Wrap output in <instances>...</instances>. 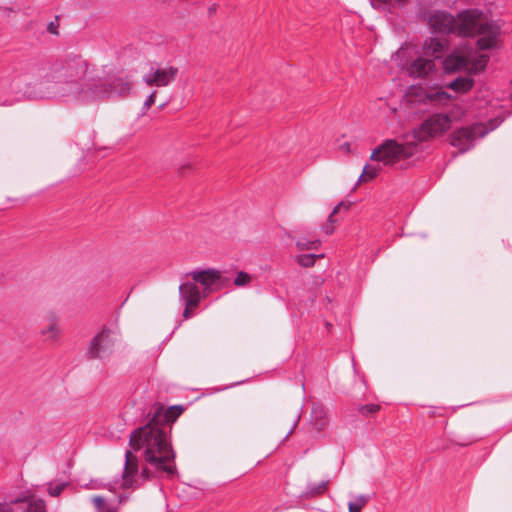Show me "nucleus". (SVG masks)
Returning a JSON list of instances; mask_svg holds the SVG:
<instances>
[{
    "instance_id": "obj_31",
    "label": "nucleus",
    "mask_w": 512,
    "mask_h": 512,
    "mask_svg": "<svg viewBox=\"0 0 512 512\" xmlns=\"http://www.w3.org/2000/svg\"><path fill=\"white\" fill-rule=\"evenodd\" d=\"M59 19L60 17L57 15L55 17V20L54 21H51L48 25H47V31L51 34H54V35H58L59 34Z\"/></svg>"
},
{
    "instance_id": "obj_1",
    "label": "nucleus",
    "mask_w": 512,
    "mask_h": 512,
    "mask_svg": "<svg viewBox=\"0 0 512 512\" xmlns=\"http://www.w3.org/2000/svg\"><path fill=\"white\" fill-rule=\"evenodd\" d=\"M182 411V406L175 405L165 409L164 406L159 405L155 407L152 417L145 425L131 432L129 444L134 450L143 451L147 466L138 475V457L127 450L121 475L124 488L138 486L139 478L146 481L163 475L173 478L177 474L176 453L173 450L169 434L171 423L180 416Z\"/></svg>"
},
{
    "instance_id": "obj_37",
    "label": "nucleus",
    "mask_w": 512,
    "mask_h": 512,
    "mask_svg": "<svg viewBox=\"0 0 512 512\" xmlns=\"http://www.w3.org/2000/svg\"><path fill=\"white\" fill-rule=\"evenodd\" d=\"M333 223L334 222H328L326 225L323 226V230L327 235H330L333 233V231H334Z\"/></svg>"
},
{
    "instance_id": "obj_35",
    "label": "nucleus",
    "mask_w": 512,
    "mask_h": 512,
    "mask_svg": "<svg viewBox=\"0 0 512 512\" xmlns=\"http://www.w3.org/2000/svg\"><path fill=\"white\" fill-rule=\"evenodd\" d=\"M156 91H153L145 100L144 108L149 109L155 103Z\"/></svg>"
},
{
    "instance_id": "obj_10",
    "label": "nucleus",
    "mask_w": 512,
    "mask_h": 512,
    "mask_svg": "<svg viewBox=\"0 0 512 512\" xmlns=\"http://www.w3.org/2000/svg\"><path fill=\"white\" fill-rule=\"evenodd\" d=\"M0 512H45V503L41 499L29 503L21 499L0 503Z\"/></svg>"
},
{
    "instance_id": "obj_20",
    "label": "nucleus",
    "mask_w": 512,
    "mask_h": 512,
    "mask_svg": "<svg viewBox=\"0 0 512 512\" xmlns=\"http://www.w3.org/2000/svg\"><path fill=\"white\" fill-rule=\"evenodd\" d=\"M329 481L323 480L319 483H313L310 482L307 484L306 491L304 493V496L307 498H312L318 495H321L325 492L327 489Z\"/></svg>"
},
{
    "instance_id": "obj_17",
    "label": "nucleus",
    "mask_w": 512,
    "mask_h": 512,
    "mask_svg": "<svg viewBox=\"0 0 512 512\" xmlns=\"http://www.w3.org/2000/svg\"><path fill=\"white\" fill-rule=\"evenodd\" d=\"M474 86V79L471 76H459L454 80L450 81L446 87L453 90L456 93H466L470 91Z\"/></svg>"
},
{
    "instance_id": "obj_38",
    "label": "nucleus",
    "mask_w": 512,
    "mask_h": 512,
    "mask_svg": "<svg viewBox=\"0 0 512 512\" xmlns=\"http://www.w3.org/2000/svg\"><path fill=\"white\" fill-rule=\"evenodd\" d=\"M192 308H193V307H191V306L185 305V309H184V311H183V316H184V318L188 319V318H190V317H191V311H190V309H192Z\"/></svg>"
},
{
    "instance_id": "obj_6",
    "label": "nucleus",
    "mask_w": 512,
    "mask_h": 512,
    "mask_svg": "<svg viewBox=\"0 0 512 512\" xmlns=\"http://www.w3.org/2000/svg\"><path fill=\"white\" fill-rule=\"evenodd\" d=\"M451 117L445 113H437L426 119L414 136L418 141H426L430 137H435L445 133L451 126Z\"/></svg>"
},
{
    "instance_id": "obj_5",
    "label": "nucleus",
    "mask_w": 512,
    "mask_h": 512,
    "mask_svg": "<svg viewBox=\"0 0 512 512\" xmlns=\"http://www.w3.org/2000/svg\"><path fill=\"white\" fill-rule=\"evenodd\" d=\"M116 341V332L109 328H103L89 343L88 354L90 358L100 360L109 359L114 351Z\"/></svg>"
},
{
    "instance_id": "obj_12",
    "label": "nucleus",
    "mask_w": 512,
    "mask_h": 512,
    "mask_svg": "<svg viewBox=\"0 0 512 512\" xmlns=\"http://www.w3.org/2000/svg\"><path fill=\"white\" fill-rule=\"evenodd\" d=\"M433 59L419 57L407 67V72L412 78H425L435 70Z\"/></svg>"
},
{
    "instance_id": "obj_32",
    "label": "nucleus",
    "mask_w": 512,
    "mask_h": 512,
    "mask_svg": "<svg viewBox=\"0 0 512 512\" xmlns=\"http://www.w3.org/2000/svg\"><path fill=\"white\" fill-rule=\"evenodd\" d=\"M64 488V484L52 485L50 484L48 487V492L51 496H59L62 493Z\"/></svg>"
},
{
    "instance_id": "obj_33",
    "label": "nucleus",
    "mask_w": 512,
    "mask_h": 512,
    "mask_svg": "<svg viewBox=\"0 0 512 512\" xmlns=\"http://www.w3.org/2000/svg\"><path fill=\"white\" fill-rule=\"evenodd\" d=\"M344 207L345 209H348L349 205H346L344 202H340L332 211V213L328 217V222H335L334 215L338 213V211Z\"/></svg>"
},
{
    "instance_id": "obj_27",
    "label": "nucleus",
    "mask_w": 512,
    "mask_h": 512,
    "mask_svg": "<svg viewBox=\"0 0 512 512\" xmlns=\"http://www.w3.org/2000/svg\"><path fill=\"white\" fill-rule=\"evenodd\" d=\"M92 503L98 512H116L114 509L106 508V501L102 496H94L92 498Z\"/></svg>"
},
{
    "instance_id": "obj_7",
    "label": "nucleus",
    "mask_w": 512,
    "mask_h": 512,
    "mask_svg": "<svg viewBox=\"0 0 512 512\" xmlns=\"http://www.w3.org/2000/svg\"><path fill=\"white\" fill-rule=\"evenodd\" d=\"M487 133L488 131L482 124L462 127L451 135V145L464 153L474 146L477 139L483 138Z\"/></svg>"
},
{
    "instance_id": "obj_24",
    "label": "nucleus",
    "mask_w": 512,
    "mask_h": 512,
    "mask_svg": "<svg viewBox=\"0 0 512 512\" xmlns=\"http://www.w3.org/2000/svg\"><path fill=\"white\" fill-rule=\"evenodd\" d=\"M19 10L20 8L16 4L0 5V19L9 21L19 12Z\"/></svg>"
},
{
    "instance_id": "obj_28",
    "label": "nucleus",
    "mask_w": 512,
    "mask_h": 512,
    "mask_svg": "<svg viewBox=\"0 0 512 512\" xmlns=\"http://www.w3.org/2000/svg\"><path fill=\"white\" fill-rule=\"evenodd\" d=\"M380 405L378 404H365L359 407V413L363 416H369L379 411Z\"/></svg>"
},
{
    "instance_id": "obj_11",
    "label": "nucleus",
    "mask_w": 512,
    "mask_h": 512,
    "mask_svg": "<svg viewBox=\"0 0 512 512\" xmlns=\"http://www.w3.org/2000/svg\"><path fill=\"white\" fill-rule=\"evenodd\" d=\"M443 67L446 73L470 70V54L455 51L444 59Z\"/></svg>"
},
{
    "instance_id": "obj_21",
    "label": "nucleus",
    "mask_w": 512,
    "mask_h": 512,
    "mask_svg": "<svg viewBox=\"0 0 512 512\" xmlns=\"http://www.w3.org/2000/svg\"><path fill=\"white\" fill-rule=\"evenodd\" d=\"M381 171V166L379 164L376 165H365L363 168V172L360 175L358 182H366L368 180L374 179Z\"/></svg>"
},
{
    "instance_id": "obj_26",
    "label": "nucleus",
    "mask_w": 512,
    "mask_h": 512,
    "mask_svg": "<svg viewBox=\"0 0 512 512\" xmlns=\"http://www.w3.org/2000/svg\"><path fill=\"white\" fill-rule=\"evenodd\" d=\"M320 244L321 242L318 239L310 241L306 238H299L296 241V247L299 250H316L320 247Z\"/></svg>"
},
{
    "instance_id": "obj_18",
    "label": "nucleus",
    "mask_w": 512,
    "mask_h": 512,
    "mask_svg": "<svg viewBox=\"0 0 512 512\" xmlns=\"http://www.w3.org/2000/svg\"><path fill=\"white\" fill-rule=\"evenodd\" d=\"M409 0H370L373 8L394 13L398 8H404Z\"/></svg>"
},
{
    "instance_id": "obj_3",
    "label": "nucleus",
    "mask_w": 512,
    "mask_h": 512,
    "mask_svg": "<svg viewBox=\"0 0 512 512\" xmlns=\"http://www.w3.org/2000/svg\"><path fill=\"white\" fill-rule=\"evenodd\" d=\"M425 17L433 33L460 37L480 36L477 40L480 50L493 48L500 32L499 26L479 9L464 10L457 17L446 11L435 10Z\"/></svg>"
},
{
    "instance_id": "obj_25",
    "label": "nucleus",
    "mask_w": 512,
    "mask_h": 512,
    "mask_svg": "<svg viewBox=\"0 0 512 512\" xmlns=\"http://www.w3.org/2000/svg\"><path fill=\"white\" fill-rule=\"evenodd\" d=\"M323 257L324 254H302L297 256V263L302 267H312L316 259Z\"/></svg>"
},
{
    "instance_id": "obj_4",
    "label": "nucleus",
    "mask_w": 512,
    "mask_h": 512,
    "mask_svg": "<svg viewBox=\"0 0 512 512\" xmlns=\"http://www.w3.org/2000/svg\"><path fill=\"white\" fill-rule=\"evenodd\" d=\"M417 151V144L409 142L401 144L393 139H387L373 149L370 159L372 161L382 162L384 165H393L394 163L413 156Z\"/></svg>"
},
{
    "instance_id": "obj_39",
    "label": "nucleus",
    "mask_w": 512,
    "mask_h": 512,
    "mask_svg": "<svg viewBox=\"0 0 512 512\" xmlns=\"http://www.w3.org/2000/svg\"><path fill=\"white\" fill-rule=\"evenodd\" d=\"M350 147H351V145H350V143H349V142H345V143H343V144H341V145H340V149H341L342 151L346 152V153H349V152H350V149H351Z\"/></svg>"
},
{
    "instance_id": "obj_29",
    "label": "nucleus",
    "mask_w": 512,
    "mask_h": 512,
    "mask_svg": "<svg viewBox=\"0 0 512 512\" xmlns=\"http://www.w3.org/2000/svg\"><path fill=\"white\" fill-rule=\"evenodd\" d=\"M250 281H251V276L244 271H240V272H238L236 278L234 279V284L236 286L242 287V286H245L246 284H248Z\"/></svg>"
},
{
    "instance_id": "obj_9",
    "label": "nucleus",
    "mask_w": 512,
    "mask_h": 512,
    "mask_svg": "<svg viewBox=\"0 0 512 512\" xmlns=\"http://www.w3.org/2000/svg\"><path fill=\"white\" fill-rule=\"evenodd\" d=\"M187 276H191L195 283L204 286L205 290L210 289L213 285L224 286L230 283V278L223 276L219 270L213 268L195 270L187 274Z\"/></svg>"
},
{
    "instance_id": "obj_14",
    "label": "nucleus",
    "mask_w": 512,
    "mask_h": 512,
    "mask_svg": "<svg viewBox=\"0 0 512 512\" xmlns=\"http://www.w3.org/2000/svg\"><path fill=\"white\" fill-rule=\"evenodd\" d=\"M48 325L46 328L42 329L41 335L43 336V341L47 343H53L59 339L60 335V313H56L54 311H48L47 313Z\"/></svg>"
},
{
    "instance_id": "obj_19",
    "label": "nucleus",
    "mask_w": 512,
    "mask_h": 512,
    "mask_svg": "<svg viewBox=\"0 0 512 512\" xmlns=\"http://www.w3.org/2000/svg\"><path fill=\"white\" fill-rule=\"evenodd\" d=\"M425 99L429 103L445 105L452 99V96L446 91L440 89L427 92Z\"/></svg>"
},
{
    "instance_id": "obj_23",
    "label": "nucleus",
    "mask_w": 512,
    "mask_h": 512,
    "mask_svg": "<svg viewBox=\"0 0 512 512\" xmlns=\"http://www.w3.org/2000/svg\"><path fill=\"white\" fill-rule=\"evenodd\" d=\"M56 78L58 79V83L61 82V78H62V75H61V66L59 65L58 67H55V68H51L49 70V72L47 73L46 75V79L44 80V82L41 84L42 85V88L45 89V90H48L50 88V84L52 82H54L56 80Z\"/></svg>"
},
{
    "instance_id": "obj_41",
    "label": "nucleus",
    "mask_w": 512,
    "mask_h": 512,
    "mask_svg": "<svg viewBox=\"0 0 512 512\" xmlns=\"http://www.w3.org/2000/svg\"><path fill=\"white\" fill-rule=\"evenodd\" d=\"M216 10H217V5L216 4H214L211 7H209V9H208L209 15L212 16L216 12Z\"/></svg>"
},
{
    "instance_id": "obj_8",
    "label": "nucleus",
    "mask_w": 512,
    "mask_h": 512,
    "mask_svg": "<svg viewBox=\"0 0 512 512\" xmlns=\"http://www.w3.org/2000/svg\"><path fill=\"white\" fill-rule=\"evenodd\" d=\"M178 72L177 67L154 64L151 65L149 71L144 74L143 81L148 86L165 87L177 78Z\"/></svg>"
},
{
    "instance_id": "obj_16",
    "label": "nucleus",
    "mask_w": 512,
    "mask_h": 512,
    "mask_svg": "<svg viewBox=\"0 0 512 512\" xmlns=\"http://www.w3.org/2000/svg\"><path fill=\"white\" fill-rule=\"evenodd\" d=\"M446 41L437 37H430L426 39L423 45L424 54L435 59L441 56L444 50Z\"/></svg>"
},
{
    "instance_id": "obj_40",
    "label": "nucleus",
    "mask_w": 512,
    "mask_h": 512,
    "mask_svg": "<svg viewBox=\"0 0 512 512\" xmlns=\"http://www.w3.org/2000/svg\"><path fill=\"white\" fill-rule=\"evenodd\" d=\"M299 420H300V416H297L296 421L294 422V424H293L292 428L290 429V431L286 434L285 439L288 438L292 434V432L294 431L295 427L297 426Z\"/></svg>"
},
{
    "instance_id": "obj_15",
    "label": "nucleus",
    "mask_w": 512,
    "mask_h": 512,
    "mask_svg": "<svg viewBox=\"0 0 512 512\" xmlns=\"http://www.w3.org/2000/svg\"><path fill=\"white\" fill-rule=\"evenodd\" d=\"M327 412L321 404H313L311 408V424L313 428L320 432L327 426Z\"/></svg>"
},
{
    "instance_id": "obj_22",
    "label": "nucleus",
    "mask_w": 512,
    "mask_h": 512,
    "mask_svg": "<svg viewBox=\"0 0 512 512\" xmlns=\"http://www.w3.org/2000/svg\"><path fill=\"white\" fill-rule=\"evenodd\" d=\"M370 497L368 495L355 496L352 501L348 503L349 512H361L362 508L368 503Z\"/></svg>"
},
{
    "instance_id": "obj_42",
    "label": "nucleus",
    "mask_w": 512,
    "mask_h": 512,
    "mask_svg": "<svg viewBox=\"0 0 512 512\" xmlns=\"http://www.w3.org/2000/svg\"><path fill=\"white\" fill-rule=\"evenodd\" d=\"M51 94H52L51 92H47V93H45V94H44V95H42V96H43V97H50V96H51Z\"/></svg>"
},
{
    "instance_id": "obj_34",
    "label": "nucleus",
    "mask_w": 512,
    "mask_h": 512,
    "mask_svg": "<svg viewBox=\"0 0 512 512\" xmlns=\"http://www.w3.org/2000/svg\"><path fill=\"white\" fill-rule=\"evenodd\" d=\"M344 207L345 209H348L349 205H346L344 202H340L332 211V213L328 217V222H335L334 215L338 213V211Z\"/></svg>"
},
{
    "instance_id": "obj_36",
    "label": "nucleus",
    "mask_w": 512,
    "mask_h": 512,
    "mask_svg": "<svg viewBox=\"0 0 512 512\" xmlns=\"http://www.w3.org/2000/svg\"><path fill=\"white\" fill-rule=\"evenodd\" d=\"M93 488H107L108 490H112L114 488V485L112 483H102L98 481L93 482Z\"/></svg>"
},
{
    "instance_id": "obj_30",
    "label": "nucleus",
    "mask_w": 512,
    "mask_h": 512,
    "mask_svg": "<svg viewBox=\"0 0 512 512\" xmlns=\"http://www.w3.org/2000/svg\"><path fill=\"white\" fill-rule=\"evenodd\" d=\"M488 60H489V57L487 55H480L477 58V61L475 63L472 64L470 62V69H475V70L483 69L486 66Z\"/></svg>"
},
{
    "instance_id": "obj_13",
    "label": "nucleus",
    "mask_w": 512,
    "mask_h": 512,
    "mask_svg": "<svg viewBox=\"0 0 512 512\" xmlns=\"http://www.w3.org/2000/svg\"><path fill=\"white\" fill-rule=\"evenodd\" d=\"M180 299L185 305L197 307L201 300V292L195 282L182 281L179 286Z\"/></svg>"
},
{
    "instance_id": "obj_2",
    "label": "nucleus",
    "mask_w": 512,
    "mask_h": 512,
    "mask_svg": "<svg viewBox=\"0 0 512 512\" xmlns=\"http://www.w3.org/2000/svg\"><path fill=\"white\" fill-rule=\"evenodd\" d=\"M131 88L132 84L122 78L91 77L87 60L75 52L66 53V102L89 104L124 97Z\"/></svg>"
}]
</instances>
